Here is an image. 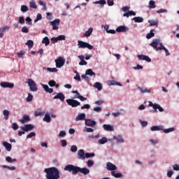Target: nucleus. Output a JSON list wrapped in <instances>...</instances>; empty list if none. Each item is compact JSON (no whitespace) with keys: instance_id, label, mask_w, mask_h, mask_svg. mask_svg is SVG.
<instances>
[{"instance_id":"obj_1","label":"nucleus","mask_w":179,"mask_h":179,"mask_svg":"<svg viewBox=\"0 0 179 179\" xmlns=\"http://www.w3.org/2000/svg\"><path fill=\"white\" fill-rule=\"evenodd\" d=\"M65 171H69V173H72L73 176H76L78 173H81L84 176H87L89 173H90V170L87 168H80L79 166L68 164L64 167Z\"/></svg>"},{"instance_id":"obj_2","label":"nucleus","mask_w":179,"mask_h":179,"mask_svg":"<svg viewBox=\"0 0 179 179\" xmlns=\"http://www.w3.org/2000/svg\"><path fill=\"white\" fill-rule=\"evenodd\" d=\"M25 83L28 84L31 92H37L38 90V87H37V84H36V82H34L33 79H28V82L27 81L25 82Z\"/></svg>"},{"instance_id":"obj_3","label":"nucleus","mask_w":179,"mask_h":179,"mask_svg":"<svg viewBox=\"0 0 179 179\" xmlns=\"http://www.w3.org/2000/svg\"><path fill=\"white\" fill-rule=\"evenodd\" d=\"M78 48H88V50H93V45L83 41H78Z\"/></svg>"},{"instance_id":"obj_4","label":"nucleus","mask_w":179,"mask_h":179,"mask_svg":"<svg viewBox=\"0 0 179 179\" xmlns=\"http://www.w3.org/2000/svg\"><path fill=\"white\" fill-rule=\"evenodd\" d=\"M160 45V44H162V43H160V39H154L152 40V42L150 44V45L151 47H152V48H154V50H156V51H161L160 47H157L158 45Z\"/></svg>"},{"instance_id":"obj_5","label":"nucleus","mask_w":179,"mask_h":179,"mask_svg":"<svg viewBox=\"0 0 179 179\" xmlns=\"http://www.w3.org/2000/svg\"><path fill=\"white\" fill-rule=\"evenodd\" d=\"M55 62L56 64V68H62V66L65 65V59L59 57L55 59Z\"/></svg>"},{"instance_id":"obj_6","label":"nucleus","mask_w":179,"mask_h":179,"mask_svg":"<svg viewBox=\"0 0 179 179\" xmlns=\"http://www.w3.org/2000/svg\"><path fill=\"white\" fill-rule=\"evenodd\" d=\"M66 101L69 106H71L72 107H78V106H80V102L75 99H66Z\"/></svg>"},{"instance_id":"obj_7","label":"nucleus","mask_w":179,"mask_h":179,"mask_svg":"<svg viewBox=\"0 0 179 179\" xmlns=\"http://www.w3.org/2000/svg\"><path fill=\"white\" fill-rule=\"evenodd\" d=\"M78 156H77V159H78L79 160H86V157H85V150L81 149V150H79L78 151Z\"/></svg>"},{"instance_id":"obj_8","label":"nucleus","mask_w":179,"mask_h":179,"mask_svg":"<svg viewBox=\"0 0 179 179\" xmlns=\"http://www.w3.org/2000/svg\"><path fill=\"white\" fill-rule=\"evenodd\" d=\"M21 129L24 132H29V131H33L34 129V125L33 124H24V127H21Z\"/></svg>"},{"instance_id":"obj_9","label":"nucleus","mask_w":179,"mask_h":179,"mask_svg":"<svg viewBox=\"0 0 179 179\" xmlns=\"http://www.w3.org/2000/svg\"><path fill=\"white\" fill-rule=\"evenodd\" d=\"M0 85L1 87H3V88L8 87L9 89H13V87H15V84L10 83L8 82H2L0 83Z\"/></svg>"},{"instance_id":"obj_10","label":"nucleus","mask_w":179,"mask_h":179,"mask_svg":"<svg viewBox=\"0 0 179 179\" xmlns=\"http://www.w3.org/2000/svg\"><path fill=\"white\" fill-rule=\"evenodd\" d=\"M137 57L138 59H140V61H146L147 62H152V59H150L149 56H146L145 55H138Z\"/></svg>"},{"instance_id":"obj_11","label":"nucleus","mask_w":179,"mask_h":179,"mask_svg":"<svg viewBox=\"0 0 179 179\" xmlns=\"http://www.w3.org/2000/svg\"><path fill=\"white\" fill-rule=\"evenodd\" d=\"M61 20L59 19H56L52 22H50L51 26H52L53 30H58L59 27L57 26V24H59Z\"/></svg>"},{"instance_id":"obj_12","label":"nucleus","mask_w":179,"mask_h":179,"mask_svg":"<svg viewBox=\"0 0 179 179\" xmlns=\"http://www.w3.org/2000/svg\"><path fill=\"white\" fill-rule=\"evenodd\" d=\"M106 169L109 171H115V170H117V166L114 165L111 162H107V164H106Z\"/></svg>"},{"instance_id":"obj_13","label":"nucleus","mask_w":179,"mask_h":179,"mask_svg":"<svg viewBox=\"0 0 179 179\" xmlns=\"http://www.w3.org/2000/svg\"><path fill=\"white\" fill-rule=\"evenodd\" d=\"M53 99L54 100L59 99L62 101H65V95L62 92H59Z\"/></svg>"},{"instance_id":"obj_14","label":"nucleus","mask_w":179,"mask_h":179,"mask_svg":"<svg viewBox=\"0 0 179 179\" xmlns=\"http://www.w3.org/2000/svg\"><path fill=\"white\" fill-rule=\"evenodd\" d=\"M128 30H129V29L125 26H120L116 29L117 33H125V31H128Z\"/></svg>"},{"instance_id":"obj_15","label":"nucleus","mask_w":179,"mask_h":179,"mask_svg":"<svg viewBox=\"0 0 179 179\" xmlns=\"http://www.w3.org/2000/svg\"><path fill=\"white\" fill-rule=\"evenodd\" d=\"M108 86H122V85L119 83V82H117L114 80H110L108 81Z\"/></svg>"},{"instance_id":"obj_16","label":"nucleus","mask_w":179,"mask_h":179,"mask_svg":"<svg viewBox=\"0 0 179 179\" xmlns=\"http://www.w3.org/2000/svg\"><path fill=\"white\" fill-rule=\"evenodd\" d=\"M85 125H87V127H95L96 121L92 120L90 119H86Z\"/></svg>"},{"instance_id":"obj_17","label":"nucleus","mask_w":179,"mask_h":179,"mask_svg":"<svg viewBox=\"0 0 179 179\" xmlns=\"http://www.w3.org/2000/svg\"><path fill=\"white\" fill-rule=\"evenodd\" d=\"M19 121L21 122V124H26V122H29V121H30V117H29L27 115H24Z\"/></svg>"},{"instance_id":"obj_18","label":"nucleus","mask_w":179,"mask_h":179,"mask_svg":"<svg viewBox=\"0 0 179 179\" xmlns=\"http://www.w3.org/2000/svg\"><path fill=\"white\" fill-rule=\"evenodd\" d=\"M42 86L45 90V92H46V93H53L54 92V89L52 88H50V87H48V85H45V84H42Z\"/></svg>"},{"instance_id":"obj_19","label":"nucleus","mask_w":179,"mask_h":179,"mask_svg":"<svg viewBox=\"0 0 179 179\" xmlns=\"http://www.w3.org/2000/svg\"><path fill=\"white\" fill-rule=\"evenodd\" d=\"M157 110H159L160 113H163V111H164V109L162 106H160V105L155 103L153 113H157Z\"/></svg>"},{"instance_id":"obj_20","label":"nucleus","mask_w":179,"mask_h":179,"mask_svg":"<svg viewBox=\"0 0 179 179\" xmlns=\"http://www.w3.org/2000/svg\"><path fill=\"white\" fill-rule=\"evenodd\" d=\"M86 118V114L85 113H80L76 117V121H83Z\"/></svg>"},{"instance_id":"obj_21","label":"nucleus","mask_w":179,"mask_h":179,"mask_svg":"<svg viewBox=\"0 0 179 179\" xmlns=\"http://www.w3.org/2000/svg\"><path fill=\"white\" fill-rule=\"evenodd\" d=\"M3 146H4V148H6V150L8 152H10V150H12V145L6 141H4L3 143Z\"/></svg>"},{"instance_id":"obj_22","label":"nucleus","mask_w":179,"mask_h":179,"mask_svg":"<svg viewBox=\"0 0 179 179\" xmlns=\"http://www.w3.org/2000/svg\"><path fill=\"white\" fill-rule=\"evenodd\" d=\"M164 127L163 126H153L151 127V131L155 132V131H163Z\"/></svg>"},{"instance_id":"obj_23","label":"nucleus","mask_w":179,"mask_h":179,"mask_svg":"<svg viewBox=\"0 0 179 179\" xmlns=\"http://www.w3.org/2000/svg\"><path fill=\"white\" fill-rule=\"evenodd\" d=\"M103 128L105 131H114V127L110 125V124H103Z\"/></svg>"},{"instance_id":"obj_24","label":"nucleus","mask_w":179,"mask_h":179,"mask_svg":"<svg viewBox=\"0 0 179 179\" xmlns=\"http://www.w3.org/2000/svg\"><path fill=\"white\" fill-rule=\"evenodd\" d=\"M94 87L97 89V90H99V92H100V90H102V89H103V85H101V83L96 82L94 84Z\"/></svg>"},{"instance_id":"obj_25","label":"nucleus","mask_w":179,"mask_h":179,"mask_svg":"<svg viewBox=\"0 0 179 179\" xmlns=\"http://www.w3.org/2000/svg\"><path fill=\"white\" fill-rule=\"evenodd\" d=\"M111 176H113V177H115V178H122V174L121 173H116L115 171H111Z\"/></svg>"},{"instance_id":"obj_26","label":"nucleus","mask_w":179,"mask_h":179,"mask_svg":"<svg viewBox=\"0 0 179 179\" xmlns=\"http://www.w3.org/2000/svg\"><path fill=\"white\" fill-rule=\"evenodd\" d=\"M132 20H134L135 23H143V17H135L132 19Z\"/></svg>"},{"instance_id":"obj_27","label":"nucleus","mask_w":179,"mask_h":179,"mask_svg":"<svg viewBox=\"0 0 179 179\" xmlns=\"http://www.w3.org/2000/svg\"><path fill=\"white\" fill-rule=\"evenodd\" d=\"M85 73L89 76H96V73L94 72L91 69L86 70Z\"/></svg>"},{"instance_id":"obj_28","label":"nucleus","mask_w":179,"mask_h":179,"mask_svg":"<svg viewBox=\"0 0 179 179\" xmlns=\"http://www.w3.org/2000/svg\"><path fill=\"white\" fill-rule=\"evenodd\" d=\"M137 88L142 93H150V90H149L148 88H143V87L142 88V87H139L138 85L137 86Z\"/></svg>"},{"instance_id":"obj_29","label":"nucleus","mask_w":179,"mask_h":179,"mask_svg":"<svg viewBox=\"0 0 179 179\" xmlns=\"http://www.w3.org/2000/svg\"><path fill=\"white\" fill-rule=\"evenodd\" d=\"M92 33H93V28L90 27V28L88 29L87 31H85V37H90V36H92Z\"/></svg>"},{"instance_id":"obj_30","label":"nucleus","mask_w":179,"mask_h":179,"mask_svg":"<svg viewBox=\"0 0 179 179\" xmlns=\"http://www.w3.org/2000/svg\"><path fill=\"white\" fill-rule=\"evenodd\" d=\"M153 31H155V29H151L150 33L146 35V38L148 40L152 38V37H155V33Z\"/></svg>"},{"instance_id":"obj_31","label":"nucleus","mask_w":179,"mask_h":179,"mask_svg":"<svg viewBox=\"0 0 179 179\" xmlns=\"http://www.w3.org/2000/svg\"><path fill=\"white\" fill-rule=\"evenodd\" d=\"M25 44L26 45H28V48H29V50H31L34 45V42H33L31 40H28Z\"/></svg>"},{"instance_id":"obj_32","label":"nucleus","mask_w":179,"mask_h":179,"mask_svg":"<svg viewBox=\"0 0 179 179\" xmlns=\"http://www.w3.org/2000/svg\"><path fill=\"white\" fill-rule=\"evenodd\" d=\"M10 27L9 26H4L3 27H0V33H5V31H9Z\"/></svg>"},{"instance_id":"obj_33","label":"nucleus","mask_w":179,"mask_h":179,"mask_svg":"<svg viewBox=\"0 0 179 179\" xmlns=\"http://www.w3.org/2000/svg\"><path fill=\"white\" fill-rule=\"evenodd\" d=\"M159 50H165V53L166 56L170 55V52H169V50H167L166 48V47H164V45H163V43H160V48Z\"/></svg>"},{"instance_id":"obj_34","label":"nucleus","mask_w":179,"mask_h":179,"mask_svg":"<svg viewBox=\"0 0 179 179\" xmlns=\"http://www.w3.org/2000/svg\"><path fill=\"white\" fill-rule=\"evenodd\" d=\"M148 23H150V26H157L159 24L158 20H149Z\"/></svg>"},{"instance_id":"obj_35","label":"nucleus","mask_w":179,"mask_h":179,"mask_svg":"<svg viewBox=\"0 0 179 179\" xmlns=\"http://www.w3.org/2000/svg\"><path fill=\"white\" fill-rule=\"evenodd\" d=\"M42 44H45V45H50V38H48L47 36L44 37L42 41Z\"/></svg>"},{"instance_id":"obj_36","label":"nucleus","mask_w":179,"mask_h":179,"mask_svg":"<svg viewBox=\"0 0 179 179\" xmlns=\"http://www.w3.org/2000/svg\"><path fill=\"white\" fill-rule=\"evenodd\" d=\"M43 121H45V122H51V116L48 114H45L43 117Z\"/></svg>"},{"instance_id":"obj_37","label":"nucleus","mask_w":179,"mask_h":179,"mask_svg":"<svg viewBox=\"0 0 179 179\" xmlns=\"http://www.w3.org/2000/svg\"><path fill=\"white\" fill-rule=\"evenodd\" d=\"M149 5H150L149 6L150 9H155V8H156L155 2L153 0H151L149 1Z\"/></svg>"},{"instance_id":"obj_38","label":"nucleus","mask_w":179,"mask_h":179,"mask_svg":"<svg viewBox=\"0 0 179 179\" xmlns=\"http://www.w3.org/2000/svg\"><path fill=\"white\" fill-rule=\"evenodd\" d=\"M99 145H104V143H107V138L106 137H103L99 140Z\"/></svg>"},{"instance_id":"obj_39","label":"nucleus","mask_w":179,"mask_h":179,"mask_svg":"<svg viewBox=\"0 0 179 179\" xmlns=\"http://www.w3.org/2000/svg\"><path fill=\"white\" fill-rule=\"evenodd\" d=\"M3 114L4 115V120H8L9 118V110H4L3 112Z\"/></svg>"},{"instance_id":"obj_40","label":"nucleus","mask_w":179,"mask_h":179,"mask_svg":"<svg viewBox=\"0 0 179 179\" xmlns=\"http://www.w3.org/2000/svg\"><path fill=\"white\" fill-rule=\"evenodd\" d=\"M95 154L94 152L89 153L86 152L85 153V158L89 159L90 157H94Z\"/></svg>"},{"instance_id":"obj_41","label":"nucleus","mask_w":179,"mask_h":179,"mask_svg":"<svg viewBox=\"0 0 179 179\" xmlns=\"http://www.w3.org/2000/svg\"><path fill=\"white\" fill-rule=\"evenodd\" d=\"M6 160L8 162V163H13V162H16V159H13L10 157H6Z\"/></svg>"},{"instance_id":"obj_42","label":"nucleus","mask_w":179,"mask_h":179,"mask_svg":"<svg viewBox=\"0 0 179 179\" xmlns=\"http://www.w3.org/2000/svg\"><path fill=\"white\" fill-rule=\"evenodd\" d=\"M26 100L28 103H29V101H33V95L30 93H28V96L27 97Z\"/></svg>"},{"instance_id":"obj_43","label":"nucleus","mask_w":179,"mask_h":179,"mask_svg":"<svg viewBox=\"0 0 179 179\" xmlns=\"http://www.w3.org/2000/svg\"><path fill=\"white\" fill-rule=\"evenodd\" d=\"M41 115H44V112H41V111H35L34 112L35 117H40Z\"/></svg>"},{"instance_id":"obj_44","label":"nucleus","mask_w":179,"mask_h":179,"mask_svg":"<svg viewBox=\"0 0 179 179\" xmlns=\"http://www.w3.org/2000/svg\"><path fill=\"white\" fill-rule=\"evenodd\" d=\"M117 142L118 143H124V138H122V137L121 136H118L117 137Z\"/></svg>"},{"instance_id":"obj_45","label":"nucleus","mask_w":179,"mask_h":179,"mask_svg":"<svg viewBox=\"0 0 179 179\" xmlns=\"http://www.w3.org/2000/svg\"><path fill=\"white\" fill-rule=\"evenodd\" d=\"M41 19H43V16L41 15V14L38 13L36 18L34 20V23H37V22L38 20H41Z\"/></svg>"},{"instance_id":"obj_46","label":"nucleus","mask_w":179,"mask_h":179,"mask_svg":"<svg viewBox=\"0 0 179 179\" xmlns=\"http://www.w3.org/2000/svg\"><path fill=\"white\" fill-rule=\"evenodd\" d=\"M30 8H33L34 9H37V5L36 4L35 1H31L29 3Z\"/></svg>"},{"instance_id":"obj_47","label":"nucleus","mask_w":179,"mask_h":179,"mask_svg":"<svg viewBox=\"0 0 179 179\" xmlns=\"http://www.w3.org/2000/svg\"><path fill=\"white\" fill-rule=\"evenodd\" d=\"M173 131H174V128L173 127H171V128H169V129H165L164 130V134H169L170 132H173Z\"/></svg>"},{"instance_id":"obj_48","label":"nucleus","mask_w":179,"mask_h":179,"mask_svg":"<svg viewBox=\"0 0 179 179\" xmlns=\"http://www.w3.org/2000/svg\"><path fill=\"white\" fill-rule=\"evenodd\" d=\"M94 3L99 4V5H106V0H99V1H95Z\"/></svg>"},{"instance_id":"obj_49","label":"nucleus","mask_w":179,"mask_h":179,"mask_svg":"<svg viewBox=\"0 0 179 179\" xmlns=\"http://www.w3.org/2000/svg\"><path fill=\"white\" fill-rule=\"evenodd\" d=\"M12 128L13 129L14 131H16L19 129V125H17V123L14 122L12 124Z\"/></svg>"},{"instance_id":"obj_50","label":"nucleus","mask_w":179,"mask_h":179,"mask_svg":"<svg viewBox=\"0 0 179 179\" xmlns=\"http://www.w3.org/2000/svg\"><path fill=\"white\" fill-rule=\"evenodd\" d=\"M21 10L22 12H27V10H29V7H27V6L22 5L21 6Z\"/></svg>"},{"instance_id":"obj_51","label":"nucleus","mask_w":179,"mask_h":179,"mask_svg":"<svg viewBox=\"0 0 179 179\" xmlns=\"http://www.w3.org/2000/svg\"><path fill=\"white\" fill-rule=\"evenodd\" d=\"M55 83L56 82L54 80H51L48 82V85L50 87H54V86H55Z\"/></svg>"},{"instance_id":"obj_52","label":"nucleus","mask_w":179,"mask_h":179,"mask_svg":"<svg viewBox=\"0 0 179 179\" xmlns=\"http://www.w3.org/2000/svg\"><path fill=\"white\" fill-rule=\"evenodd\" d=\"M140 124H141V127H143V128H145V127H148V122L147 121L140 120Z\"/></svg>"},{"instance_id":"obj_53","label":"nucleus","mask_w":179,"mask_h":179,"mask_svg":"<svg viewBox=\"0 0 179 179\" xmlns=\"http://www.w3.org/2000/svg\"><path fill=\"white\" fill-rule=\"evenodd\" d=\"M58 41H62L65 40V35H59L57 36Z\"/></svg>"},{"instance_id":"obj_54","label":"nucleus","mask_w":179,"mask_h":179,"mask_svg":"<svg viewBox=\"0 0 179 179\" xmlns=\"http://www.w3.org/2000/svg\"><path fill=\"white\" fill-rule=\"evenodd\" d=\"M71 152H78V147L76 145H72L71 147Z\"/></svg>"},{"instance_id":"obj_55","label":"nucleus","mask_w":179,"mask_h":179,"mask_svg":"<svg viewBox=\"0 0 179 179\" xmlns=\"http://www.w3.org/2000/svg\"><path fill=\"white\" fill-rule=\"evenodd\" d=\"M23 55H24V51L21 50L20 52H17L18 58H23Z\"/></svg>"},{"instance_id":"obj_56","label":"nucleus","mask_w":179,"mask_h":179,"mask_svg":"<svg viewBox=\"0 0 179 179\" xmlns=\"http://www.w3.org/2000/svg\"><path fill=\"white\" fill-rule=\"evenodd\" d=\"M33 136H36V134L34 132H31L27 136V139H30L31 138H33Z\"/></svg>"},{"instance_id":"obj_57","label":"nucleus","mask_w":179,"mask_h":179,"mask_svg":"<svg viewBox=\"0 0 179 179\" xmlns=\"http://www.w3.org/2000/svg\"><path fill=\"white\" fill-rule=\"evenodd\" d=\"M46 15L48 20H52V13H47Z\"/></svg>"},{"instance_id":"obj_58","label":"nucleus","mask_w":179,"mask_h":179,"mask_svg":"<svg viewBox=\"0 0 179 179\" xmlns=\"http://www.w3.org/2000/svg\"><path fill=\"white\" fill-rule=\"evenodd\" d=\"M48 71H49V72H58V69L57 68H48Z\"/></svg>"},{"instance_id":"obj_59","label":"nucleus","mask_w":179,"mask_h":179,"mask_svg":"<svg viewBox=\"0 0 179 179\" xmlns=\"http://www.w3.org/2000/svg\"><path fill=\"white\" fill-rule=\"evenodd\" d=\"M66 135V133L65 132V131H61L59 134V138H64V136H65Z\"/></svg>"},{"instance_id":"obj_60","label":"nucleus","mask_w":179,"mask_h":179,"mask_svg":"<svg viewBox=\"0 0 179 179\" xmlns=\"http://www.w3.org/2000/svg\"><path fill=\"white\" fill-rule=\"evenodd\" d=\"M60 142H61V145L63 148H65V146H66V145H68L66 140H62Z\"/></svg>"},{"instance_id":"obj_61","label":"nucleus","mask_w":179,"mask_h":179,"mask_svg":"<svg viewBox=\"0 0 179 179\" xmlns=\"http://www.w3.org/2000/svg\"><path fill=\"white\" fill-rule=\"evenodd\" d=\"M94 165V162L92 160L87 161V166L88 167H92Z\"/></svg>"},{"instance_id":"obj_62","label":"nucleus","mask_w":179,"mask_h":179,"mask_svg":"<svg viewBox=\"0 0 179 179\" xmlns=\"http://www.w3.org/2000/svg\"><path fill=\"white\" fill-rule=\"evenodd\" d=\"M27 23L29 25H31L32 23H31V18H30V17H27L26 19H25Z\"/></svg>"},{"instance_id":"obj_63","label":"nucleus","mask_w":179,"mask_h":179,"mask_svg":"<svg viewBox=\"0 0 179 179\" xmlns=\"http://www.w3.org/2000/svg\"><path fill=\"white\" fill-rule=\"evenodd\" d=\"M22 33H29V29H27V27H23L22 28Z\"/></svg>"},{"instance_id":"obj_64","label":"nucleus","mask_w":179,"mask_h":179,"mask_svg":"<svg viewBox=\"0 0 179 179\" xmlns=\"http://www.w3.org/2000/svg\"><path fill=\"white\" fill-rule=\"evenodd\" d=\"M173 170H175L176 171H179V165L178 164H175L173 166Z\"/></svg>"}]
</instances>
